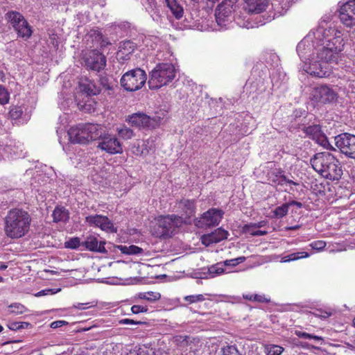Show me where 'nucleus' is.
I'll return each mask as SVG.
<instances>
[{"mask_svg":"<svg viewBox=\"0 0 355 355\" xmlns=\"http://www.w3.org/2000/svg\"><path fill=\"white\" fill-rule=\"evenodd\" d=\"M346 345L349 349L354 351L355 350V338L351 340V343H346Z\"/></svg>","mask_w":355,"mask_h":355,"instance_id":"nucleus-59","label":"nucleus"},{"mask_svg":"<svg viewBox=\"0 0 355 355\" xmlns=\"http://www.w3.org/2000/svg\"><path fill=\"white\" fill-rule=\"evenodd\" d=\"M264 225H265V222L264 221H261V222H259V223H250L248 225H250V228H257V229H259V228L263 227Z\"/></svg>","mask_w":355,"mask_h":355,"instance_id":"nucleus-58","label":"nucleus"},{"mask_svg":"<svg viewBox=\"0 0 355 355\" xmlns=\"http://www.w3.org/2000/svg\"><path fill=\"white\" fill-rule=\"evenodd\" d=\"M167 7L170 9L173 15L177 19H180L182 17L184 10L182 7L178 3L176 0H165Z\"/></svg>","mask_w":355,"mask_h":355,"instance_id":"nucleus-29","label":"nucleus"},{"mask_svg":"<svg viewBox=\"0 0 355 355\" xmlns=\"http://www.w3.org/2000/svg\"><path fill=\"white\" fill-rule=\"evenodd\" d=\"M120 250L123 254H139L142 252V249L138 246L132 245L130 246H121Z\"/></svg>","mask_w":355,"mask_h":355,"instance_id":"nucleus-37","label":"nucleus"},{"mask_svg":"<svg viewBox=\"0 0 355 355\" xmlns=\"http://www.w3.org/2000/svg\"><path fill=\"white\" fill-rule=\"evenodd\" d=\"M228 235L227 231L222 228H218L211 233L202 235L201 236V242L203 245L209 246L227 239Z\"/></svg>","mask_w":355,"mask_h":355,"instance_id":"nucleus-20","label":"nucleus"},{"mask_svg":"<svg viewBox=\"0 0 355 355\" xmlns=\"http://www.w3.org/2000/svg\"><path fill=\"white\" fill-rule=\"evenodd\" d=\"M223 211L220 209L211 208L203 213L200 217L194 219V224L198 228H207L216 226L220 222Z\"/></svg>","mask_w":355,"mask_h":355,"instance_id":"nucleus-12","label":"nucleus"},{"mask_svg":"<svg viewBox=\"0 0 355 355\" xmlns=\"http://www.w3.org/2000/svg\"><path fill=\"white\" fill-rule=\"evenodd\" d=\"M86 66L94 71H100L106 65L105 56L97 50L88 51L85 55Z\"/></svg>","mask_w":355,"mask_h":355,"instance_id":"nucleus-19","label":"nucleus"},{"mask_svg":"<svg viewBox=\"0 0 355 355\" xmlns=\"http://www.w3.org/2000/svg\"><path fill=\"white\" fill-rule=\"evenodd\" d=\"M142 4L154 21H159L161 19V13L156 0H142Z\"/></svg>","mask_w":355,"mask_h":355,"instance_id":"nucleus-26","label":"nucleus"},{"mask_svg":"<svg viewBox=\"0 0 355 355\" xmlns=\"http://www.w3.org/2000/svg\"><path fill=\"white\" fill-rule=\"evenodd\" d=\"M205 300V297L202 294L191 295L184 297V300L189 304H193L198 302H202Z\"/></svg>","mask_w":355,"mask_h":355,"instance_id":"nucleus-41","label":"nucleus"},{"mask_svg":"<svg viewBox=\"0 0 355 355\" xmlns=\"http://www.w3.org/2000/svg\"><path fill=\"white\" fill-rule=\"evenodd\" d=\"M222 355H242L235 345H225L221 347Z\"/></svg>","mask_w":355,"mask_h":355,"instance_id":"nucleus-39","label":"nucleus"},{"mask_svg":"<svg viewBox=\"0 0 355 355\" xmlns=\"http://www.w3.org/2000/svg\"><path fill=\"white\" fill-rule=\"evenodd\" d=\"M236 24L242 28H253L255 27H258L259 26L263 25L267 21H270V19H267V20L259 21V22H255L250 18V17L245 16L242 17L241 16H237L234 19Z\"/></svg>","mask_w":355,"mask_h":355,"instance_id":"nucleus-27","label":"nucleus"},{"mask_svg":"<svg viewBox=\"0 0 355 355\" xmlns=\"http://www.w3.org/2000/svg\"><path fill=\"white\" fill-rule=\"evenodd\" d=\"M175 207L176 211L180 214L178 217H182L183 224H190L196 211V201L182 199L177 202Z\"/></svg>","mask_w":355,"mask_h":355,"instance_id":"nucleus-14","label":"nucleus"},{"mask_svg":"<svg viewBox=\"0 0 355 355\" xmlns=\"http://www.w3.org/2000/svg\"><path fill=\"white\" fill-rule=\"evenodd\" d=\"M287 204L289 205V207L291 205H295V206L297 207L298 208H301L302 207V204L301 202L295 201V200L291 201L290 202H288Z\"/></svg>","mask_w":355,"mask_h":355,"instance_id":"nucleus-60","label":"nucleus"},{"mask_svg":"<svg viewBox=\"0 0 355 355\" xmlns=\"http://www.w3.org/2000/svg\"><path fill=\"white\" fill-rule=\"evenodd\" d=\"M225 268L223 262H219L211 265L207 268V275L206 278H214L224 273Z\"/></svg>","mask_w":355,"mask_h":355,"instance_id":"nucleus-32","label":"nucleus"},{"mask_svg":"<svg viewBox=\"0 0 355 355\" xmlns=\"http://www.w3.org/2000/svg\"><path fill=\"white\" fill-rule=\"evenodd\" d=\"M166 57L162 62L156 64L149 73L148 81L150 89H157L171 83L175 77L176 69L173 63L174 56L169 51H166ZM162 60V58H159Z\"/></svg>","mask_w":355,"mask_h":355,"instance_id":"nucleus-3","label":"nucleus"},{"mask_svg":"<svg viewBox=\"0 0 355 355\" xmlns=\"http://www.w3.org/2000/svg\"><path fill=\"white\" fill-rule=\"evenodd\" d=\"M23 108L21 106H13L11 107L9 114L12 119H18L23 114Z\"/></svg>","mask_w":355,"mask_h":355,"instance_id":"nucleus-43","label":"nucleus"},{"mask_svg":"<svg viewBox=\"0 0 355 355\" xmlns=\"http://www.w3.org/2000/svg\"><path fill=\"white\" fill-rule=\"evenodd\" d=\"M245 231L252 236H263L268 233L267 231L259 230L257 228H250L248 225L245 226Z\"/></svg>","mask_w":355,"mask_h":355,"instance_id":"nucleus-47","label":"nucleus"},{"mask_svg":"<svg viewBox=\"0 0 355 355\" xmlns=\"http://www.w3.org/2000/svg\"><path fill=\"white\" fill-rule=\"evenodd\" d=\"M267 177L269 184L273 186L284 185L285 184H297L295 182L287 179L284 175L283 171L280 169L275 168L270 171L268 172Z\"/></svg>","mask_w":355,"mask_h":355,"instance_id":"nucleus-21","label":"nucleus"},{"mask_svg":"<svg viewBox=\"0 0 355 355\" xmlns=\"http://www.w3.org/2000/svg\"><path fill=\"white\" fill-rule=\"evenodd\" d=\"M137 44L131 40H125L120 43L119 51L117 52V58L119 60H127L130 58V55L137 49Z\"/></svg>","mask_w":355,"mask_h":355,"instance_id":"nucleus-23","label":"nucleus"},{"mask_svg":"<svg viewBox=\"0 0 355 355\" xmlns=\"http://www.w3.org/2000/svg\"><path fill=\"white\" fill-rule=\"evenodd\" d=\"M148 311L147 306L143 305H133L131 307V311L134 314H138L141 313H146Z\"/></svg>","mask_w":355,"mask_h":355,"instance_id":"nucleus-49","label":"nucleus"},{"mask_svg":"<svg viewBox=\"0 0 355 355\" xmlns=\"http://www.w3.org/2000/svg\"><path fill=\"white\" fill-rule=\"evenodd\" d=\"M265 349L267 355H280L284 351L282 347L272 344L267 345Z\"/></svg>","mask_w":355,"mask_h":355,"instance_id":"nucleus-36","label":"nucleus"},{"mask_svg":"<svg viewBox=\"0 0 355 355\" xmlns=\"http://www.w3.org/2000/svg\"><path fill=\"white\" fill-rule=\"evenodd\" d=\"M68 135L71 142L85 144L92 140H96L102 135V126L93 123L79 124L71 127Z\"/></svg>","mask_w":355,"mask_h":355,"instance_id":"nucleus-6","label":"nucleus"},{"mask_svg":"<svg viewBox=\"0 0 355 355\" xmlns=\"http://www.w3.org/2000/svg\"><path fill=\"white\" fill-rule=\"evenodd\" d=\"M302 347H306V348L313 347V346H311L308 343H304L302 345Z\"/></svg>","mask_w":355,"mask_h":355,"instance_id":"nucleus-63","label":"nucleus"},{"mask_svg":"<svg viewBox=\"0 0 355 355\" xmlns=\"http://www.w3.org/2000/svg\"><path fill=\"white\" fill-rule=\"evenodd\" d=\"M10 93L4 87L0 85V104L6 105L9 102Z\"/></svg>","mask_w":355,"mask_h":355,"instance_id":"nucleus-42","label":"nucleus"},{"mask_svg":"<svg viewBox=\"0 0 355 355\" xmlns=\"http://www.w3.org/2000/svg\"><path fill=\"white\" fill-rule=\"evenodd\" d=\"M8 268V265L5 263L0 262V270H3Z\"/></svg>","mask_w":355,"mask_h":355,"instance_id":"nucleus-62","label":"nucleus"},{"mask_svg":"<svg viewBox=\"0 0 355 355\" xmlns=\"http://www.w3.org/2000/svg\"><path fill=\"white\" fill-rule=\"evenodd\" d=\"M310 257V254L306 252H293L288 255L283 257L281 259V262L286 263L289 261H296L303 258H308Z\"/></svg>","mask_w":355,"mask_h":355,"instance_id":"nucleus-33","label":"nucleus"},{"mask_svg":"<svg viewBox=\"0 0 355 355\" xmlns=\"http://www.w3.org/2000/svg\"><path fill=\"white\" fill-rule=\"evenodd\" d=\"M310 100L315 105L330 103L336 101V93L327 85L313 87L310 92Z\"/></svg>","mask_w":355,"mask_h":355,"instance_id":"nucleus-8","label":"nucleus"},{"mask_svg":"<svg viewBox=\"0 0 355 355\" xmlns=\"http://www.w3.org/2000/svg\"><path fill=\"white\" fill-rule=\"evenodd\" d=\"M31 217L28 211L13 208L8 211L4 218V232L10 239H19L29 231Z\"/></svg>","mask_w":355,"mask_h":355,"instance_id":"nucleus-2","label":"nucleus"},{"mask_svg":"<svg viewBox=\"0 0 355 355\" xmlns=\"http://www.w3.org/2000/svg\"><path fill=\"white\" fill-rule=\"evenodd\" d=\"M64 246L65 248L70 249L78 248L80 246V239L78 237L70 239L69 241L65 242Z\"/></svg>","mask_w":355,"mask_h":355,"instance_id":"nucleus-45","label":"nucleus"},{"mask_svg":"<svg viewBox=\"0 0 355 355\" xmlns=\"http://www.w3.org/2000/svg\"><path fill=\"white\" fill-rule=\"evenodd\" d=\"M127 121L132 126L138 128H155L159 122V119L150 118L141 112L132 114L128 116Z\"/></svg>","mask_w":355,"mask_h":355,"instance_id":"nucleus-16","label":"nucleus"},{"mask_svg":"<svg viewBox=\"0 0 355 355\" xmlns=\"http://www.w3.org/2000/svg\"><path fill=\"white\" fill-rule=\"evenodd\" d=\"M60 288H58V289H50V288H48V289H44V290H42L39 292H37V293L35 294V297H41V296H44V295H53V294H55L57 293L58 292L60 291Z\"/></svg>","mask_w":355,"mask_h":355,"instance_id":"nucleus-50","label":"nucleus"},{"mask_svg":"<svg viewBox=\"0 0 355 355\" xmlns=\"http://www.w3.org/2000/svg\"><path fill=\"white\" fill-rule=\"evenodd\" d=\"M9 309L11 313L15 314H22L26 311V308L24 305L18 303L11 304Z\"/></svg>","mask_w":355,"mask_h":355,"instance_id":"nucleus-44","label":"nucleus"},{"mask_svg":"<svg viewBox=\"0 0 355 355\" xmlns=\"http://www.w3.org/2000/svg\"><path fill=\"white\" fill-rule=\"evenodd\" d=\"M167 7L170 9L173 15L177 19H180L182 17L184 10L182 7L178 3L176 0H165Z\"/></svg>","mask_w":355,"mask_h":355,"instance_id":"nucleus-28","label":"nucleus"},{"mask_svg":"<svg viewBox=\"0 0 355 355\" xmlns=\"http://www.w3.org/2000/svg\"><path fill=\"white\" fill-rule=\"evenodd\" d=\"M135 298L138 300H145L150 302H154L161 298V294L158 292L154 291L140 292L136 294Z\"/></svg>","mask_w":355,"mask_h":355,"instance_id":"nucleus-31","label":"nucleus"},{"mask_svg":"<svg viewBox=\"0 0 355 355\" xmlns=\"http://www.w3.org/2000/svg\"><path fill=\"white\" fill-rule=\"evenodd\" d=\"M304 132L310 139L327 150H336L329 143L325 134L322 131L319 125H313L304 128Z\"/></svg>","mask_w":355,"mask_h":355,"instance_id":"nucleus-15","label":"nucleus"},{"mask_svg":"<svg viewBox=\"0 0 355 355\" xmlns=\"http://www.w3.org/2000/svg\"><path fill=\"white\" fill-rule=\"evenodd\" d=\"M310 162L313 168L326 179L338 180L343 175L340 162L329 153H316Z\"/></svg>","mask_w":355,"mask_h":355,"instance_id":"nucleus-4","label":"nucleus"},{"mask_svg":"<svg viewBox=\"0 0 355 355\" xmlns=\"http://www.w3.org/2000/svg\"><path fill=\"white\" fill-rule=\"evenodd\" d=\"M88 225L98 227L107 232H116L117 230L113 223L105 216L101 214L89 215L85 218Z\"/></svg>","mask_w":355,"mask_h":355,"instance_id":"nucleus-17","label":"nucleus"},{"mask_svg":"<svg viewBox=\"0 0 355 355\" xmlns=\"http://www.w3.org/2000/svg\"><path fill=\"white\" fill-rule=\"evenodd\" d=\"M119 324H143L141 321H136L129 318L121 319L119 320Z\"/></svg>","mask_w":355,"mask_h":355,"instance_id":"nucleus-51","label":"nucleus"},{"mask_svg":"<svg viewBox=\"0 0 355 355\" xmlns=\"http://www.w3.org/2000/svg\"><path fill=\"white\" fill-rule=\"evenodd\" d=\"M94 34L96 35V38L101 41L100 44L101 47L105 46L110 44L107 39H103V35L99 31L95 32Z\"/></svg>","mask_w":355,"mask_h":355,"instance_id":"nucleus-55","label":"nucleus"},{"mask_svg":"<svg viewBox=\"0 0 355 355\" xmlns=\"http://www.w3.org/2000/svg\"><path fill=\"white\" fill-rule=\"evenodd\" d=\"M244 8L249 13L259 14L266 10L268 6V0H244Z\"/></svg>","mask_w":355,"mask_h":355,"instance_id":"nucleus-24","label":"nucleus"},{"mask_svg":"<svg viewBox=\"0 0 355 355\" xmlns=\"http://www.w3.org/2000/svg\"><path fill=\"white\" fill-rule=\"evenodd\" d=\"M253 296L254 295L252 294H245L243 295L244 299L251 301H253Z\"/></svg>","mask_w":355,"mask_h":355,"instance_id":"nucleus-61","label":"nucleus"},{"mask_svg":"<svg viewBox=\"0 0 355 355\" xmlns=\"http://www.w3.org/2000/svg\"><path fill=\"white\" fill-rule=\"evenodd\" d=\"M335 145L339 151L347 157L355 159V135L347 132L334 137Z\"/></svg>","mask_w":355,"mask_h":355,"instance_id":"nucleus-9","label":"nucleus"},{"mask_svg":"<svg viewBox=\"0 0 355 355\" xmlns=\"http://www.w3.org/2000/svg\"><path fill=\"white\" fill-rule=\"evenodd\" d=\"M79 87L81 92L89 96L96 95L100 92V89L89 78H81L79 81Z\"/></svg>","mask_w":355,"mask_h":355,"instance_id":"nucleus-25","label":"nucleus"},{"mask_svg":"<svg viewBox=\"0 0 355 355\" xmlns=\"http://www.w3.org/2000/svg\"><path fill=\"white\" fill-rule=\"evenodd\" d=\"M116 131L120 138L124 140L132 139L135 134L132 129L126 126H120L116 128Z\"/></svg>","mask_w":355,"mask_h":355,"instance_id":"nucleus-34","label":"nucleus"},{"mask_svg":"<svg viewBox=\"0 0 355 355\" xmlns=\"http://www.w3.org/2000/svg\"><path fill=\"white\" fill-rule=\"evenodd\" d=\"M153 352L152 349L146 347V345L135 347L133 350L130 352L129 355H153Z\"/></svg>","mask_w":355,"mask_h":355,"instance_id":"nucleus-35","label":"nucleus"},{"mask_svg":"<svg viewBox=\"0 0 355 355\" xmlns=\"http://www.w3.org/2000/svg\"><path fill=\"white\" fill-rule=\"evenodd\" d=\"M343 33L335 27L320 25L297 44V52L303 70L319 78L331 73L329 64H338L342 57L345 40Z\"/></svg>","mask_w":355,"mask_h":355,"instance_id":"nucleus-1","label":"nucleus"},{"mask_svg":"<svg viewBox=\"0 0 355 355\" xmlns=\"http://www.w3.org/2000/svg\"><path fill=\"white\" fill-rule=\"evenodd\" d=\"M53 221L55 223L68 221L69 215L68 211L64 207H56L53 212Z\"/></svg>","mask_w":355,"mask_h":355,"instance_id":"nucleus-30","label":"nucleus"},{"mask_svg":"<svg viewBox=\"0 0 355 355\" xmlns=\"http://www.w3.org/2000/svg\"><path fill=\"white\" fill-rule=\"evenodd\" d=\"M147 80L144 70L136 68L125 72L120 80L121 87L126 91L135 92L141 89Z\"/></svg>","mask_w":355,"mask_h":355,"instance_id":"nucleus-7","label":"nucleus"},{"mask_svg":"<svg viewBox=\"0 0 355 355\" xmlns=\"http://www.w3.org/2000/svg\"><path fill=\"white\" fill-rule=\"evenodd\" d=\"M7 18L17 33L18 37L24 40L28 39L32 30L24 17L17 12H10L7 13Z\"/></svg>","mask_w":355,"mask_h":355,"instance_id":"nucleus-11","label":"nucleus"},{"mask_svg":"<svg viewBox=\"0 0 355 355\" xmlns=\"http://www.w3.org/2000/svg\"><path fill=\"white\" fill-rule=\"evenodd\" d=\"M94 306H95L94 304H92V303L87 302V303H77L76 304L73 305V307L77 309L85 310V309H87L89 307H92Z\"/></svg>","mask_w":355,"mask_h":355,"instance_id":"nucleus-53","label":"nucleus"},{"mask_svg":"<svg viewBox=\"0 0 355 355\" xmlns=\"http://www.w3.org/2000/svg\"><path fill=\"white\" fill-rule=\"evenodd\" d=\"M289 205L284 203L281 206L277 207L274 211V216L278 218L285 216L288 211Z\"/></svg>","mask_w":355,"mask_h":355,"instance_id":"nucleus-38","label":"nucleus"},{"mask_svg":"<svg viewBox=\"0 0 355 355\" xmlns=\"http://www.w3.org/2000/svg\"><path fill=\"white\" fill-rule=\"evenodd\" d=\"M68 322L65 320H56L51 323L50 327L53 329L60 328L64 325H67Z\"/></svg>","mask_w":355,"mask_h":355,"instance_id":"nucleus-54","label":"nucleus"},{"mask_svg":"<svg viewBox=\"0 0 355 355\" xmlns=\"http://www.w3.org/2000/svg\"><path fill=\"white\" fill-rule=\"evenodd\" d=\"M253 301L259 302H269L270 298L266 297L264 295L254 294L253 296Z\"/></svg>","mask_w":355,"mask_h":355,"instance_id":"nucleus-52","label":"nucleus"},{"mask_svg":"<svg viewBox=\"0 0 355 355\" xmlns=\"http://www.w3.org/2000/svg\"><path fill=\"white\" fill-rule=\"evenodd\" d=\"M311 249L318 252L322 250L326 246V242L322 240L315 241L309 244Z\"/></svg>","mask_w":355,"mask_h":355,"instance_id":"nucleus-48","label":"nucleus"},{"mask_svg":"<svg viewBox=\"0 0 355 355\" xmlns=\"http://www.w3.org/2000/svg\"><path fill=\"white\" fill-rule=\"evenodd\" d=\"M339 18L347 27L355 26V0L348 1L340 6Z\"/></svg>","mask_w":355,"mask_h":355,"instance_id":"nucleus-18","label":"nucleus"},{"mask_svg":"<svg viewBox=\"0 0 355 355\" xmlns=\"http://www.w3.org/2000/svg\"><path fill=\"white\" fill-rule=\"evenodd\" d=\"M245 260V257H239L235 259H228L223 262L224 267L226 266H236Z\"/></svg>","mask_w":355,"mask_h":355,"instance_id":"nucleus-46","label":"nucleus"},{"mask_svg":"<svg viewBox=\"0 0 355 355\" xmlns=\"http://www.w3.org/2000/svg\"><path fill=\"white\" fill-rule=\"evenodd\" d=\"M105 244V241H98V238L94 235L88 236L85 241L82 243V245L87 250L100 253L106 252Z\"/></svg>","mask_w":355,"mask_h":355,"instance_id":"nucleus-22","label":"nucleus"},{"mask_svg":"<svg viewBox=\"0 0 355 355\" xmlns=\"http://www.w3.org/2000/svg\"><path fill=\"white\" fill-rule=\"evenodd\" d=\"M97 148L110 155L121 154L122 144L114 136L105 132L102 127V135L99 137Z\"/></svg>","mask_w":355,"mask_h":355,"instance_id":"nucleus-10","label":"nucleus"},{"mask_svg":"<svg viewBox=\"0 0 355 355\" xmlns=\"http://www.w3.org/2000/svg\"><path fill=\"white\" fill-rule=\"evenodd\" d=\"M23 327V324L19 322H12L9 325V328L12 330L20 329Z\"/></svg>","mask_w":355,"mask_h":355,"instance_id":"nucleus-57","label":"nucleus"},{"mask_svg":"<svg viewBox=\"0 0 355 355\" xmlns=\"http://www.w3.org/2000/svg\"><path fill=\"white\" fill-rule=\"evenodd\" d=\"M319 313H317L315 315L318 317L323 318V319H327L332 315L331 312H329V311H320Z\"/></svg>","mask_w":355,"mask_h":355,"instance_id":"nucleus-56","label":"nucleus"},{"mask_svg":"<svg viewBox=\"0 0 355 355\" xmlns=\"http://www.w3.org/2000/svg\"><path fill=\"white\" fill-rule=\"evenodd\" d=\"M21 324H23V327H22L21 329H24V328H25V327H27L28 326H29V325H30V324H29L28 322H21Z\"/></svg>","mask_w":355,"mask_h":355,"instance_id":"nucleus-64","label":"nucleus"},{"mask_svg":"<svg viewBox=\"0 0 355 355\" xmlns=\"http://www.w3.org/2000/svg\"><path fill=\"white\" fill-rule=\"evenodd\" d=\"M182 224V217H178V215H161L155 218L150 231L152 234L157 238H168L171 237Z\"/></svg>","mask_w":355,"mask_h":355,"instance_id":"nucleus-5","label":"nucleus"},{"mask_svg":"<svg viewBox=\"0 0 355 355\" xmlns=\"http://www.w3.org/2000/svg\"><path fill=\"white\" fill-rule=\"evenodd\" d=\"M238 0H223L216 10V20L218 26H226L231 20V15L237 6Z\"/></svg>","mask_w":355,"mask_h":355,"instance_id":"nucleus-13","label":"nucleus"},{"mask_svg":"<svg viewBox=\"0 0 355 355\" xmlns=\"http://www.w3.org/2000/svg\"><path fill=\"white\" fill-rule=\"evenodd\" d=\"M295 335L299 338L305 339H312L315 342L323 341V338L321 336L313 335L301 331H296Z\"/></svg>","mask_w":355,"mask_h":355,"instance_id":"nucleus-40","label":"nucleus"}]
</instances>
